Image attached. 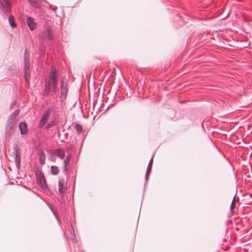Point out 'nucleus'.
Instances as JSON below:
<instances>
[{
  "instance_id": "19",
  "label": "nucleus",
  "mask_w": 252,
  "mask_h": 252,
  "mask_svg": "<svg viewBox=\"0 0 252 252\" xmlns=\"http://www.w3.org/2000/svg\"><path fill=\"white\" fill-rule=\"evenodd\" d=\"M236 201H235V196H234L233 197V199L232 202H231L230 207V211H231V213L234 212V210L236 208Z\"/></svg>"
},
{
  "instance_id": "11",
  "label": "nucleus",
  "mask_w": 252,
  "mask_h": 252,
  "mask_svg": "<svg viewBox=\"0 0 252 252\" xmlns=\"http://www.w3.org/2000/svg\"><path fill=\"white\" fill-rule=\"evenodd\" d=\"M55 154L60 158L63 159L65 157V150L63 148H59L55 150Z\"/></svg>"
},
{
  "instance_id": "8",
  "label": "nucleus",
  "mask_w": 252,
  "mask_h": 252,
  "mask_svg": "<svg viewBox=\"0 0 252 252\" xmlns=\"http://www.w3.org/2000/svg\"><path fill=\"white\" fill-rule=\"evenodd\" d=\"M19 129L22 135H26L28 132V128L25 122H21L19 125Z\"/></svg>"
},
{
  "instance_id": "13",
  "label": "nucleus",
  "mask_w": 252,
  "mask_h": 252,
  "mask_svg": "<svg viewBox=\"0 0 252 252\" xmlns=\"http://www.w3.org/2000/svg\"><path fill=\"white\" fill-rule=\"evenodd\" d=\"M154 157V156L153 155L152 156V158H151V159L149 161V164L148 165L147 168L146 173V179H148L149 175L151 172L152 167V165H153V163Z\"/></svg>"
},
{
  "instance_id": "6",
  "label": "nucleus",
  "mask_w": 252,
  "mask_h": 252,
  "mask_svg": "<svg viewBox=\"0 0 252 252\" xmlns=\"http://www.w3.org/2000/svg\"><path fill=\"white\" fill-rule=\"evenodd\" d=\"M0 7L4 13L10 12L12 9L11 2L5 0H0Z\"/></svg>"
},
{
  "instance_id": "2",
  "label": "nucleus",
  "mask_w": 252,
  "mask_h": 252,
  "mask_svg": "<svg viewBox=\"0 0 252 252\" xmlns=\"http://www.w3.org/2000/svg\"><path fill=\"white\" fill-rule=\"evenodd\" d=\"M49 81H51V85H53V91L54 92H57L58 90L57 74L56 69L54 67L51 68Z\"/></svg>"
},
{
  "instance_id": "14",
  "label": "nucleus",
  "mask_w": 252,
  "mask_h": 252,
  "mask_svg": "<svg viewBox=\"0 0 252 252\" xmlns=\"http://www.w3.org/2000/svg\"><path fill=\"white\" fill-rule=\"evenodd\" d=\"M67 91L68 89L67 88L66 84L63 82L61 88V93L62 96L65 98L67 93Z\"/></svg>"
},
{
  "instance_id": "4",
  "label": "nucleus",
  "mask_w": 252,
  "mask_h": 252,
  "mask_svg": "<svg viewBox=\"0 0 252 252\" xmlns=\"http://www.w3.org/2000/svg\"><path fill=\"white\" fill-rule=\"evenodd\" d=\"M67 180L63 178H61L58 182V190L60 194L63 196L67 190Z\"/></svg>"
},
{
  "instance_id": "17",
  "label": "nucleus",
  "mask_w": 252,
  "mask_h": 252,
  "mask_svg": "<svg viewBox=\"0 0 252 252\" xmlns=\"http://www.w3.org/2000/svg\"><path fill=\"white\" fill-rule=\"evenodd\" d=\"M51 86V81H49L48 83L46 84L44 91V95H48L50 93V89Z\"/></svg>"
},
{
  "instance_id": "16",
  "label": "nucleus",
  "mask_w": 252,
  "mask_h": 252,
  "mask_svg": "<svg viewBox=\"0 0 252 252\" xmlns=\"http://www.w3.org/2000/svg\"><path fill=\"white\" fill-rule=\"evenodd\" d=\"M19 113V110L14 111L9 116V119L12 122L15 121L16 118L17 117Z\"/></svg>"
},
{
  "instance_id": "23",
  "label": "nucleus",
  "mask_w": 252,
  "mask_h": 252,
  "mask_svg": "<svg viewBox=\"0 0 252 252\" xmlns=\"http://www.w3.org/2000/svg\"><path fill=\"white\" fill-rule=\"evenodd\" d=\"M55 125V124L54 123H50V124H48L47 126H46V128H49L50 127H51V126H53Z\"/></svg>"
},
{
  "instance_id": "15",
  "label": "nucleus",
  "mask_w": 252,
  "mask_h": 252,
  "mask_svg": "<svg viewBox=\"0 0 252 252\" xmlns=\"http://www.w3.org/2000/svg\"><path fill=\"white\" fill-rule=\"evenodd\" d=\"M8 21H9V25L12 28H14L16 27L17 25L15 22L14 18L13 16L10 15L9 17Z\"/></svg>"
},
{
  "instance_id": "20",
  "label": "nucleus",
  "mask_w": 252,
  "mask_h": 252,
  "mask_svg": "<svg viewBox=\"0 0 252 252\" xmlns=\"http://www.w3.org/2000/svg\"><path fill=\"white\" fill-rule=\"evenodd\" d=\"M24 76L26 82H29L31 77L30 70H24Z\"/></svg>"
},
{
  "instance_id": "21",
  "label": "nucleus",
  "mask_w": 252,
  "mask_h": 252,
  "mask_svg": "<svg viewBox=\"0 0 252 252\" xmlns=\"http://www.w3.org/2000/svg\"><path fill=\"white\" fill-rule=\"evenodd\" d=\"M29 1L34 7L38 8L39 7V3L36 0H29Z\"/></svg>"
},
{
  "instance_id": "22",
  "label": "nucleus",
  "mask_w": 252,
  "mask_h": 252,
  "mask_svg": "<svg viewBox=\"0 0 252 252\" xmlns=\"http://www.w3.org/2000/svg\"><path fill=\"white\" fill-rule=\"evenodd\" d=\"M75 129L78 133H80L83 129L82 126L78 124H76L75 126Z\"/></svg>"
},
{
  "instance_id": "9",
  "label": "nucleus",
  "mask_w": 252,
  "mask_h": 252,
  "mask_svg": "<svg viewBox=\"0 0 252 252\" xmlns=\"http://www.w3.org/2000/svg\"><path fill=\"white\" fill-rule=\"evenodd\" d=\"M14 155H15V162L17 165H19L20 163V154L19 149L18 146H15L14 147Z\"/></svg>"
},
{
  "instance_id": "7",
  "label": "nucleus",
  "mask_w": 252,
  "mask_h": 252,
  "mask_svg": "<svg viewBox=\"0 0 252 252\" xmlns=\"http://www.w3.org/2000/svg\"><path fill=\"white\" fill-rule=\"evenodd\" d=\"M30 53L26 49L25 51V59H24V70H30Z\"/></svg>"
},
{
  "instance_id": "18",
  "label": "nucleus",
  "mask_w": 252,
  "mask_h": 252,
  "mask_svg": "<svg viewBox=\"0 0 252 252\" xmlns=\"http://www.w3.org/2000/svg\"><path fill=\"white\" fill-rule=\"evenodd\" d=\"M59 168L57 166H52L51 167V172L52 174L56 175H58L59 173Z\"/></svg>"
},
{
  "instance_id": "3",
  "label": "nucleus",
  "mask_w": 252,
  "mask_h": 252,
  "mask_svg": "<svg viewBox=\"0 0 252 252\" xmlns=\"http://www.w3.org/2000/svg\"><path fill=\"white\" fill-rule=\"evenodd\" d=\"M36 179L38 185L42 189L44 190L47 188V184L43 172H40L36 174Z\"/></svg>"
},
{
  "instance_id": "5",
  "label": "nucleus",
  "mask_w": 252,
  "mask_h": 252,
  "mask_svg": "<svg viewBox=\"0 0 252 252\" xmlns=\"http://www.w3.org/2000/svg\"><path fill=\"white\" fill-rule=\"evenodd\" d=\"M52 112V109L51 108H48L45 111L43 112L42 117L40 120L38 124L39 127H42L47 122L50 117V115Z\"/></svg>"
},
{
  "instance_id": "10",
  "label": "nucleus",
  "mask_w": 252,
  "mask_h": 252,
  "mask_svg": "<svg viewBox=\"0 0 252 252\" xmlns=\"http://www.w3.org/2000/svg\"><path fill=\"white\" fill-rule=\"evenodd\" d=\"M27 23L31 31L34 30L36 28V23L32 17H28L27 19Z\"/></svg>"
},
{
  "instance_id": "12",
  "label": "nucleus",
  "mask_w": 252,
  "mask_h": 252,
  "mask_svg": "<svg viewBox=\"0 0 252 252\" xmlns=\"http://www.w3.org/2000/svg\"><path fill=\"white\" fill-rule=\"evenodd\" d=\"M72 156L70 154H68L63 161L64 172H67L68 170V166L71 160Z\"/></svg>"
},
{
  "instance_id": "24",
  "label": "nucleus",
  "mask_w": 252,
  "mask_h": 252,
  "mask_svg": "<svg viewBox=\"0 0 252 252\" xmlns=\"http://www.w3.org/2000/svg\"><path fill=\"white\" fill-rule=\"evenodd\" d=\"M73 148V146L72 145H70L69 147H66V150L67 151H68L69 150H71Z\"/></svg>"
},
{
  "instance_id": "1",
  "label": "nucleus",
  "mask_w": 252,
  "mask_h": 252,
  "mask_svg": "<svg viewBox=\"0 0 252 252\" xmlns=\"http://www.w3.org/2000/svg\"><path fill=\"white\" fill-rule=\"evenodd\" d=\"M54 38V33L50 26L46 27L39 35V41L41 44L46 40H51Z\"/></svg>"
}]
</instances>
